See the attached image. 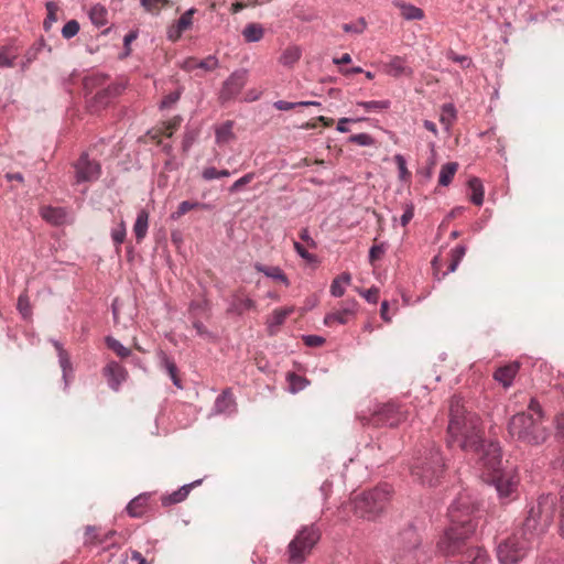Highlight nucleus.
Masks as SVG:
<instances>
[{
  "mask_svg": "<svg viewBox=\"0 0 564 564\" xmlns=\"http://www.w3.org/2000/svg\"><path fill=\"white\" fill-rule=\"evenodd\" d=\"M476 509V502L468 494H459L448 508L451 524L437 542L441 554L462 555L459 564H491L490 556L484 547L467 545L477 527L474 517Z\"/></svg>",
  "mask_w": 564,
  "mask_h": 564,
  "instance_id": "nucleus-1",
  "label": "nucleus"
},
{
  "mask_svg": "<svg viewBox=\"0 0 564 564\" xmlns=\"http://www.w3.org/2000/svg\"><path fill=\"white\" fill-rule=\"evenodd\" d=\"M482 427L478 414L468 411L460 397L454 395L449 402V420L447 426V446L459 447L464 452L477 449L481 442Z\"/></svg>",
  "mask_w": 564,
  "mask_h": 564,
  "instance_id": "nucleus-2",
  "label": "nucleus"
},
{
  "mask_svg": "<svg viewBox=\"0 0 564 564\" xmlns=\"http://www.w3.org/2000/svg\"><path fill=\"white\" fill-rule=\"evenodd\" d=\"M83 85L87 108L93 113L108 107L126 88L123 83H107V76L101 73L86 76Z\"/></svg>",
  "mask_w": 564,
  "mask_h": 564,
  "instance_id": "nucleus-3",
  "label": "nucleus"
},
{
  "mask_svg": "<svg viewBox=\"0 0 564 564\" xmlns=\"http://www.w3.org/2000/svg\"><path fill=\"white\" fill-rule=\"evenodd\" d=\"M555 506L556 496L553 494L540 495L535 500L528 503L521 528L539 540L553 522Z\"/></svg>",
  "mask_w": 564,
  "mask_h": 564,
  "instance_id": "nucleus-4",
  "label": "nucleus"
},
{
  "mask_svg": "<svg viewBox=\"0 0 564 564\" xmlns=\"http://www.w3.org/2000/svg\"><path fill=\"white\" fill-rule=\"evenodd\" d=\"M431 557V550L422 545L417 530L412 524L403 529L394 540L397 564H426Z\"/></svg>",
  "mask_w": 564,
  "mask_h": 564,
  "instance_id": "nucleus-5",
  "label": "nucleus"
},
{
  "mask_svg": "<svg viewBox=\"0 0 564 564\" xmlns=\"http://www.w3.org/2000/svg\"><path fill=\"white\" fill-rule=\"evenodd\" d=\"M391 486L381 484L370 490L354 497L350 506L358 518L365 520H376L386 509L390 497Z\"/></svg>",
  "mask_w": 564,
  "mask_h": 564,
  "instance_id": "nucleus-6",
  "label": "nucleus"
},
{
  "mask_svg": "<svg viewBox=\"0 0 564 564\" xmlns=\"http://www.w3.org/2000/svg\"><path fill=\"white\" fill-rule=\"evenodd\" d=\"M444 459L435 446L426 448L416 456L410 467L415 481L422 485L435 486L444 474Z\"/></svg>",
  "mask_w": 564,
  "mask_h": 564,
  "instance_id": "nucleus-7",
  "label": "nucleus"
},
{
  "mask_svg": "<svg viewBox=\"0 0 564 564\" xmlns=\"http://www.w3.org/2000/svg\"><path fill=\"white\" fill-rule=\"evenodd\" d=\"M536 542V538L520 527L497 545L498 561L501 564H516L528 555Z\"/></svg>",
  "mask_w": 564,
  "mask_h": 564,
  "instance_id": "nucleus-8",
  "label": "nucleus"
},
{
  "mask_svg": "<svg viewBox=\"0 0 564 564\" xmlns=\"http://www.w3.org/2000/svg\"><path fill=\"white\" fill-rule=\"evenodd\" d=\"M509 434L521 442L530 445H540L547 438V430L542 421L535 419L533 414L520 412L514 414L508 424Z\"/></svg>",
  "mask_w": 564,
  "mask_h": 564,
  "instance_id": "nucleus-9",
  "label": "nucleus"
},
{
  "mask_svg": "<svg viewBox=\"0 0 564 564\" xmlns=\"http://www.w3.org/2000/svg\"><path fill=\"white\" fill-rule=\"evenodd\" d=\"M321 539V530L315 524L302 527L289 543L288 554L292 564H301Z\"/></svg>",
  "mask_w": 564,
  "mask_h": 564,
  "instance_id": "nucleus-10",
  "label": "nucleus"
},
{
  "mask_svg": "<svg viewBox=\"0 0 564 564\" xmlns=\"http://www.w3.org/2000/svg\"><path fill=\"white\" fill-rule=\"evenodd\" d=\"M474 452L477 457V462L481 468L488 473L498 474L501 467V449L498 443L488 442L485 443L484 436L477 449H469Z\"/></svg>",
  "mask_w": 564,
  "mask_h": 564,
  "instance_id": "nucleus-11",
  "label": "nucleus"
},
{
  "mask_svg": "<svg viewBox=\"0 0 564 564\" xmlns=\"http://www.w3.org/2000/svg\"><path fill=\"white\" fill-rule=\"evenodd\" d=\"M519 476L513 470L501 471L492 477V484L502 505H508L518 498Z\"/></svg>",
  "mask_w": 564,
  "mask_h": 564,
  "instance_id": "nucleus-12",
  "label": "nucleus"
},
{
  "mask_svg": "<svg viewBox=\"0 0 564 564\" xmlns=\"http://www.w3.org/2000/svg\"><path fill=\"white\" fill-rule=\"evenodd\" d=\"M406 419L405 412L394 403L377 405L373 410L371 423L375 425H384L395 427Z\"/></svg>",
  "mask_w": 564,
  "mask_h": 564,
  "instance_id": "nucleus-13",
  "label": "nucleus"
},
{
  "mask_svg": "<svg viewBox=\"0 0 564 564\" xmlns=\"http://www.w3.org/2000/svg\"><path fill=\"white\" fill-rule=\"evenodd\" d=\"M248 70L245 68L236 69L223 83L218 99L220 104H227L234 100L247 84Z\"/></svg>",
  "mask_w": 564,
  "mask_h": 564,
  "instance_id": "nucleus-14",
  "label": "nucleus"
},
{
  "mask_svg": "<svg viewBox=\"0 0 564 564\" xmlns=\"http://www.w3.org/2000/svg\"><path fill=\"white\" fill-rule=\"evenodd\" d=\"M76 182H93L99 178L101 169L98 162L90 161L87 153H83L74 164Z\"/></svg>",
  "mask_w": 564,
  "mask_h": 564,
  "instance_id": "nucleus-15",
  "label": "nucleus"
},
{
  "mask_svg": "<svg viewBox=\"0 0 564 564\" xmlns=\"http://www.w3.org/2000/svg\"><path fill=\"white\" fill-rule=\"evenodd\" d=\"M358 308V303L355 299L346 300L341 303V306L324 317V325L330 327L334 324L345 325L352 317H355Z\"/></svg>",
  "mask_w": 564,
  "mask_h": 564,
  "instance_id": "nucleus-16",
  "label": "nucleus"
},
{
  "mask_svg": "<svg viewBox=\"0 0 564 564\" xmlns=\"http://www.w3.org/2000/svg\"><path fill=\"white\" fill-rule=\"evenodd\" d=\"M196 12L195 8L185 11L180 19L167 29V39L176 42L181 39L182 34L189 30L193 25V14Z\"/></svg>",
  "mask_w": 564,
  "mask_h": 564,
  "instance_id": "nucleus-17",
  "label": "nucleus"
},
{
  "mask_svg": "<svg viewBox=\"0 0 564 564\" xmlns=\"http://www.w3.org/2000/svg\"><path fill=\"white\" fill-rule=\"evenodd\" d=\"M104 376L107 378L110 389L118 391L121 383L127 380L128 372L124 367L117 361H110L104 368Z\"/></svg>",
  "mask_w": 564,
  "mask_h": 564,
  "instance_id": "nucleus-18",
  "label": "nucleus"
},
{
  "mask_svg": "<svg viewBox=\"0 0 564 564\" xmlns=\"http://www.w3.org/2000/svg\"><path fill=\"white\" fill-rule=\"evenodd\" d=\"M237 411V403L229 389L224 390L215 400L212 413L215 415H231Z\"/></svg>",
  "mask_w": 564,
  "mask_h": 564,
  "instance_id": "nucleus-19",
  "label": "nucleus"
},
{
  "mask_svg": "<svg viewBox=\"0 0 564 564\" xmlns=\"http://www.w3.org/2000/svg\"><path fill=\"white\" fill-rule=\"evenodd\" d=\"M50 341L53 344V346L55 347V349L57 351L58 362H59V366L62 368V373H63V380L65 383V388H67L69 384V380L73 378V372H74L69 355L64 349L63 345L58 340L51 339Z\"/></svg>",
  "mask_w": 564,
  "mask_h": 564,
  "instance_id": "nucleus-20",
  "label": "nucleus"
},
{
  "mask_svg": "<svg viewBox=\"0 0 564 564\" xmlns=\"http://www.w3.org/2000/svg\"><path fill=\"white\" fill-rule=\"evenodd\" d=\"M520 368V364L518 361H513L509 365L499 367L495 373L494 378L496 381L501 383L505 388H509L512 386L516 375L518 373Z\"/></svg>",
  "mask_w": 564,
  "mask_h": 564,
  "instance_id": "nucleus-21",
  "label": "nucleus"
},
{
  "mask_svg": "<svg viewBox=\"0 0 564 564\" xmlns=\"http://www.w3.org/2000/svg\"><path fill=\"white\" fill-rule=\"evenodd\" d=\"M386 73L392 77L412 76L413 70L401 56H393L389 63L384 65Z\"/></svg>",
  "mask_w": 564,
  "mask_h": 564,
  "instance_id": "nucleus-22",
  "label": "nucleus"
},
{
  "mask_svg": "<svg viewBox=\"0 0 564 564\" xmlns=\"http://www.w3.org/2000/svg\"><path fill=\"white\" fill-rule=\"evenodd\" d=\"M256 307V302L250 297H241L239 294L232 295L229 301L228 313L241 315Z\"/></svg>",
  "mask_w": 564,
  "mask_h": 564,
  "instance_id": "nucleus-23",
  "label": "nucleus"
},
{
  "mask_svg": "<svg viewBox=\"0 0 564 564\" xmlns=\"http://www.w3.org/2000/svg\"><path fill=\"white\" fill-rule=\"evenodd\" d=\"M202 479H197L191 484H186V485H183L178 490L176 491H173L171 495H169L167 497H164L162 499V502L163 505L167 506V505H174V503H178V502H182L183 500L186 499V497L188 496L189 491L202 484Z\"/></svg>",
  "mask_w": 564,
  "mask_h": 564,
  "instance_id": "nucleus-24",
  "label": "nucleus"
},
{
  "mask_svg": "<svg viewBox=\"0 0 564 564\" xmlns=\"http://www.w3.org/2000/svg\"><path fill=\"white\" fill-rule=\"evenodd\" d=\"M210 208H212V206L207 203L184 200L178 204L176 210L170 215V218L172 220H178L182 216L187 214L189 210H193V209L209 210Z\"/></svg>",
  "mask_w": 564,
  "mask_h": 564,
  "instance_id": "nucleus-25",
  "label": "nucleus"
},
{
  "mask_svg": "<svg viewBox=\"0 0 564 564\" xmlns=\"http://www.w3.org/2000/svg\"><path fill=\"white\" fill-rule=\"evenodd\" d=\"M394 6L400 10L402 18L408 21L422 20L424 18V11L414 4L395 1Z\"/></svg>",
  "mask_w": 564,
  "mask_h": 564,
  "instance_id": "nucleus-26",
  "label": "nucleus"
},
{
  "mask_svg": "<svg viewBox=\"0 0 564 564\" xmlns=\"http://www.w3.org/2000/svg\"><path fill=\"white\" fill-rule=\"evenodd\" d=\"M160 364H161V367L170 376L173 384L176 388L182 389L183 386H182L181 379L177 376V366L174 362V360L172 358H170L165 352L161 351L160 352Z\"/></svg>",
  "mask_w": 564,
  "mask_h": 564,
  "instance_id": "nucleus-27",
  "label": "nucleus"
},
{
  "mask_svg": "<svg viewBox=\"0 0 564 564\" xmlns=\"http://www.w3.org/2000/svg\"><path fill=\"white\" fill-rule=\"evenodd\" d=\"M41 216L53 225H62L66 218V210L62 207L44 206L41 209Z\"/></svg>",
  "mask_w": 564,
  "mask_h": 564,
  "instance_id": "nucleus-28",
  "label": "nucleus"
},
{
  "mask_svg": "<svg viewBox=\"0 0 564 564\" xmlns=\"http://www.w3.org/2000/svg\"><path fill=\"white\" fill-rule=\"evenodd\" d=\"M253 268L258 272L263 273L265 276L271 278L273 280H278L286 286L290 284L288 276L283 273L281 268H279V267H267L260 262H256Z\"/></svg>",
  "mask_w": 564,
  "mask_h": 564,
  "instance_id": "nucleus-29",
  "label": "nucleus"
},
{
  "mask_svg": "<svg viewBox=\"0 0 564 564\" xmlns=\"http://www.w3.org/2000/svg\"><path fill=\"white\" fill-rule=\"evenodd\" d=\"M149 500V496L147 494H141L130 500L127 505L126 510L128 514L132 518H139L143 514L145 505Z\"/></svg>",
  "mask_w": 564,
  "mask_h": 564,
  "instance_id": "nucleus-30",
  "label": "nucleus"
},
{
  "mask_svg": "<svg viewBox=\"0 0 564 564\" xmlns=\"http://www.w3.org/2000/svg\"><path fill=\"white\" fill-rule=\"evenodd\" d=\"M89 19L94 25L101 28L108 23V11L107 9L97 3L93 6L88 11Z\"/></svg>",
  "mask_w": 564,
  "mask_h": 564,
  "instance_id": "nucleus-31",
  "label": "nucleus"
},
{
  "mask_svg": "<svg viewBox=\"0 0 564 564\" xmlns=\"http://www.w3.org/2000/svg\"><path fill=\"white\" fill-rule=\"evenodd\" d=\"M149 228V214L147 210L141 209L138 213L135 223L133 225V232L138 241H141L148 232Z\"/></svg>",
  "mask_w": 564,
  "mask_h": 564,
  "instance_id": "nucleus-32",
  "label": "nucleus"
},
{
  "mask_svg": "<svg viewBox=\"0 0 564 564\" xmlns=\"http://www.w3.org/2000/svg\"><path fill=\"white\" fill-rule=\"evenodd\" d=\"M96 531V528L93 525L86 527V535L88 536L85 541V544H106L111 541V539L117 534V531L110 530L104 535L93 534Z\"/></svg>",
  "mask_w": 564,
  "mask_h": 564,
  "instance_id": "nucleus-33",
  "label": "nucleus"
},
{
  "mask_svg": "<svg viewBox=\"0 0 564 564\" xmlns=\"http://www.w3.org/2000/svg\"><path fill=\"white\" fill-rule=\"evenodd\" d=\"M302 55V51L296 45L288 46L279 57L280 64L286 67H292Z\"/></svg>",
  "mask_w": 564,
  "mask_h": 564,
  "instance_id": "nucleus-34",
  "label": "nucleus"
},
{
  "mask_svg": "<svg viewBox=\"0 0 564 564\" xmlns=\"http://www.w3.org/2000/svg\"><path fill=\"white\" fill-rule=\"evenodd\" d=\"M264 29L259 23H248L242 30V36L248 43H256L262 40Z\"/></svg>",
  "mask_w": 564,
  "mask_h": 564,
  "instance_id": "nucleus-35",
  "label": "nucleus"
},
{
  "mask_svg": "<svg viewBox=\"0 0 564 564\" xmlns=\"http://www.w3.org/2000/svg\"><path fill=\"white\" fill-rule=\"evenodd\" d=\"M292 312L293 308L291 307L274 310L270 318L268 319V328L270 333L273 334L274 329L281 326Z\"/></svg>",
  "mask_w": 564,
  "mask_h": 564,
  "instance_id": "nucleus-36",
  "label": "nucleus"
},
{
  "mask_svg": "<svg viewBox=\"0 0 564 564\" xmlns=\"http://www.w3.org/2000/svg\"><path fill=\"white\" fill-rule=\"evenodd\" d=\"M232 121H226L215 129V138L218 144H226L235 138Z\"/></svg>",
  "mask_w": 564,
  "mask_h": 564,
  "instance_id": "nucleus-37",
  "label": "nucleus"
},
{
  "mask_svg": "<svg viewBox=\"0 0 564 564\" xmlns=\"http://www.w3.org/2000/svg\"><path fill=\"white\" fill-rule=\"evenodd\" d=\"M457 118V111L454 104H444L441 108L440 121L444 126L445 130L448 131Z\"/></svg>",
  "mask_w": 564,
  "mask_h": 564,
  "instance_id": "nucleus-38",
  "label": "nucleus"
},
{
  "mask_svg": "<svg viewBox=\"0 0 564 564\" xmlns=\"http://www.w3.org/2000/svg\"><path fill=\"white\" fill-rule=\"evenodd\" d=\"M351 282V275L347 272L341 273L335 278L330 284V294L334 297H340L345 293V285H349Z\"/></svg>",
  "mask_w": 564,
  "mask_h": 564,
  "instance_id": "nucleus-39",
  "label": "nucleus"
},
{
  "mask_svg": "<svg viewBox=\"0 0 564 564\" xmlns=\"http://www.w3.org/2000/svg\"><path fill=\"white\" fill-rule=\"evenodd\" d=\"M468 187L473 192L470 196L471 203L477 206L482 205L485 192L481 181L478 177H471L468 181Z\"/></svg>",
  "mask_w": 564,
  "mask_h": 564,
  "instance_id": "nucleus-40",
  "label": "nucleus"
},
{
  "mask_svg": "<svg viewBox=\"0 0 564 564\" xmlns=\"http://www.w3.org/2000/svg\"><path fill=\"white\" fill-rule=\"evenodd\" d=\"M458 169V164L456 162H448L444 164L440 171L438 183L442 186H447L451 184L456 171Z\"/></svg>",
  "mask_w": 564,
  "mask_h": 564,
  "instance_id": "nucleus-41",
  "label": "nucleus"
},
{
  "mask_svg": "<svg viewBox=\"0 0 564 564\" xmlns=\"http://www.w3.org/2000/svg\"><path fill=\"white\" fill-rule=\"evenodd\" d=\"M286 379L290 386V391L292 393H296L305 389L306 386L308 384V380L306 378L299 376L294 372L288 373Z\"/></svg>",
  "mask_w": 564,
  "mask_h": 564,
  "instance_id": "nucleus-42",
  "label": "nucleus"
},
{
  "mask_svg": "<svg viewBox=\"0 0 564 564\" xmlns=\"http://www.w3.org/2000/svg\"><path fill=\"white\" fill-rule=\"evenodd\" d=\"M105 341L108 348L113 350L120 358H127L130 356L131 350L124 347L119 340H117L112 336H107L105 338Z\"/></svg>",
  "mask_w": 564,
  "mask_h": 564,
  "instance_id": "nucleus-43",
  "label": "nucleus"
},
{
  "mask_svg": "<svg viewBox=\"0 0 564 564\" xmlns=\"http://www.w3.org/2000/svg\"><path fill=\"white\" fill-rule=\"evenodd\" d=\"M45 8H46V11H47V15L43 22V28L45 31H48L53 23H55L57 21V11H58V6L56 2L54 1H47L45 3Z\"/></svg>",
  "mask_w": 564,
  "mask_h": 564,
  "instance_id": "nucleus-44",
  "label": "nucleus"
},
{
  "mask_svg": "<svg viewBox=\"0 0 564 564\" xmlns=\"http://www.w3.org/2000/svg\"><path fill=\"white\" fill-rule=\"evenodd\" d=\"M389 100H370V101H358L357 106L362 107L368 112L386 110L390 107Z\"/></svg>",
  "mask_w": 564,
  "mask_h": 564,
  "instance_id": "nucleus-45",
  "label": "nucleus"
},
{
  "mask_svg": "<svg viewBox=\"0 0 564 564\" xmlns=\"http://www.w3.org/2000/svg\"><path fill=\"white\" fill-rule=\"evenodd\" d=\"M111 239L117 248V250L119 249V247L123 243L124 239H126V235H127V230H126V224L123 220H120L119 224H117L112 229H111Z\"/></svg>",
  "mask_w": 564,
  "mask_h": 564,
  "instance_id": "nucleus-46",
  "label": "nucleus"
},
{
  "mask_svg": "<svg viewBox=\"0 0 564 564\" xmlns=\"http://www.w3.org/2000/svg\"><path fill=\"white\" fill-rule=\"evenodd\" d=\"M319 102L317 101H299V102H291L286 100H278L273 104V107L278 110L288 111L291 109H294L296 107H307V106H317Z\"/></svg>",
  "mask_w": 564,
  "mask_h": 564,
  "instance_id": "nucleus-47",
  "label": "nucleus"
},
{
  "mask_svg": "<svg viewBox=\"0 0 564 564\" xmlns=\"http://www.w3.org/2000/svg\"><path fill=\"white\" fill-rule=\"evenodd\" d=\"M17 308H18L19 313L21 314V316L23 317V319H28L31 317V315H32L31 304H30L29 296L25 293H23L19 296Z\"/></svg>",
  "mask_w": 564,
  "mask_h": 564,
  "instance_id": "nucleus-48",
  "label": "nucleus"
},
{
  "mask_svg": "<svg viewBox=\"0 0 564 564\" xmlns=\"http://www.w3.org/2000/svg\"><path fill=\"white\" fill-rule=\"evenodd\" d=\"M189 63H195V66L205 70H213L218 67V59L215 55H209L204 59L191 58Z\"/></svg>",
  "mask_w": 564,
  "mask_h": 564,
  "instance_id": "nucleus-49",
  "label": "nucleus"
},
{
  "mask_svg": "<svg viewBox=\"0 0 564 564\" xmlns=\"http://www.w3.org/2000/svg\"><path fill=\"white\" fill-rule=\"evenodd\" d=\"M79 29V23L76 20H69L62 29V36L69 40L77 35Z\"/></svg>",
  "mask_w": 564,
  "mask_h": 564,
  "instance_id": "nucleus-50",
  "label": "nucleus"
},
{
  "mask_svg": "<svg viewBox=\"0 0 564 564\" xmlns=\"http://www.w3.org/2000/svg\"><path fill=\"white\" fill-rule=\"evenodd\" d=\"M349 142L360 147H370L375 144V139L369 133H358L349 137Z\"/></svg>",
  "mask_w": 564,
  "mask_h": 564,
  "instance_id": "nucleus-51",
  "label": "nucleus"
},
{
  "mask_svg": "<svg viewBox=\"0 0 564 564\" xmlns=\"http://www.w3.org/2000/svg\"><path fill=\"white\" fill-rule=\"evenodd\" d=\"M181 90H174L164 96L162 101L160 102V109H170L172 108L180 99Z\"/></svg>",
  "mask_w": 564,
  "mask_h": 564,
  "instance_id": "nucleus-52",
  "label": "nucleus"
},
{
  "mask_svg": "<svg viewBox=\"0 0 564 564\" xmlns=\"http://www.w3.org/2000/svg\"><path fill=\"white\" fill-rule=\"evenodd\" d=\"M446 57L448 59L453 61L454 63L460 64L463 68H468L473 64V61L469 56L459 55L452 50L447 52Z\"/></svg>",
  "mask_w": 564,
  "mask_h": 564,
  "instance_id": "nucleus-53",
  "label": "nucleus"
},
{
  "mask_svg": "<svg viewBox=\"0 0 564 564\" xmlns=\"http://www.w3.org/2000/svg\"><path fill=\"white\" fill-rule=\"evenodd\" d=\"M15 55L9 48L0 50V68H8L14 65Z\"/></svg>",
  "mask_w": 564,
  "mask_h": 564,
  "instance_id": "nucleus-54",
  "label": "nucleus"
},
{
  "mask_svg": "<svg viewBox=\"0 0 564 564\" xmlns=\"http://www.w3.org/2000/svg\"><path fill=\"white\" fill-rule=\"evenodd\" d=\"M528 410H529L528 414H533V416L540 421L543 420L544 413H543L542 406L535 398H533V397L530 398L529 404H528Z\"/></svg>",
  "mask_w": 564,
  "mask_h": 564,
  "instance_id": "nucleus-55",
  "label": "nucleus"
},
{
  "mask_svg": "<svg viewBox=\"0 0 564 564\" xmlns=\"http://www.w3.org/2000/svg\"><path fill=\"white\" fill-rule=\"evenodd\" d=\"M254 178V173H247L243 176H241L239 180H237L232 185L229 187L230 193H237L239 192L245 185L249 184Z\"/></svg>",
  "mask_w": 564,
  "mask_h": 564,
  "instance_id": "nucleus-56",
  "label": "nucleus"
},
{
  "mask_svg": "<svg viewBox=\"0 0 564 564\" xmlns=\"http://www.w3.org/2000/svg\"><path fill=\"white\" fill-rule=\"evenodd\" d=\"M365 29H366V23H365L364 19H360L359 21H357L355 23H345L343 25V30L346 33L359 34V33H362Z\"/></svg>",
  "mask_w": 564,
  "mask_h": 564,
  "instance_id": "nucleus-57",
  "label": "nucleus"
},
{
  "mask_svg": "<svg viewBox=\"0 0 564 564\" xmlns=\"http://www.w3.org/2000/svg\"><path fill=\"white\" fill-rule=\"evenodd\" d=\"M414 216V205L412 203H406L404 207V212L400 217V224L402 227H405Z\"/></svg>",
  "mask_w": 564,
  "mask_h": 564,
  "instance_id": "nucleus-58",
  "label": "nucleus"
},
{
  "mask_svg": "<svg viewBox=\"0 0 564 564\" xmlns=\"http://www.w3.org/2000/svg\"><path fill=\"white\" fill-rule=\"evenodd\" d=\"M386 250L387 246L384 243L372 246L369 250V261L373 263L376 260L381 258Z\"/></svg>",
  "mask_w": 564,
  "mask_h": 564,
  "instance_id": "nucleus-59",
  "label": "nucleus"
},
{
  "mask_svg": "<svg viewBox=\"0 0 564 564\" xmlns=\"http://www.w3.org/2000/svg\"><path fill=\"white\" fill-rule=\"evenodd\" d=\"M303 341L308 347H319L325 343V338L318 335H304Z\"/></svg>",
  "mask_w": 564,
  "mask_h": 564,
  "instance_id": "nucleus-60",
  "label": "nucleus"
},
{
  "mask_svg": "<svg viewBox=\"0 0 564 564\" xmlns=\"http://www.w3.org/2000/svg\"><path fill=\"white\" fill-rule=\"evenodd\" d=\"M394 161L398 165L400 178L404 180L409 175L405 159L403 158V155L397 154L394 156Z\"/></svg>",
  "mask_w": 564,
  "mask_h": 564,
  "instance_id": "nucleus-61",
  "label": "nucleus"
},
{
  "mask_svg": "<svg viewBox=\"0 0 564 564\" xmlns=\"http://www.w3.org/2000/svg\"><path fill=\"white\" fill-rule=\"evenodd\" d=\"M360 294L365 297L367 302L376 304L378 302L379 289L372 286L368 290L361 291Z\"/></svg>",
  "mask_w": 564,
  "mask_h": 564,
  "instance_id": "nucleus-62",
  "label": "nucleus"
},
{
  "mask_svg": "<svg viewBox=\"0 0 564 564\" xmlns=\"http://www.w3.org/2000/svg\"><path fill=\"white\" fill-rule=\"evenodd\" d=\"M140 2H141V6L148 12H152L159 4L160 6L169 4V0H140Z\"/></svg>",
  "mask_w": 564,
  "mask_h": 564,
  "instance_id": "nucleus-63",
  "label": "nucleus"
},
{
  "mask_svg": "<svg viewBox=\"0 0 564 564\" xmlns=\"http://www.w3.org/2000/svg\"><path fill=\"white\" fill-rule=\"evenodd\" d=\"M465 254L466 247L464 245H458L451 251V258L453 262H457L458 264L460 263Z\"/></svg>",
  "mask_w": 564,
  "mask_h": 564,
  "instance_id": "nucleus-64",
  "label": "nucleus"
}]
</instances>
